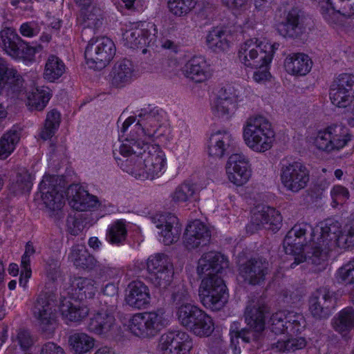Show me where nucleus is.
Wrapping results in <instances>:
<instances>
[{"label": "nucleus", "instance_id": "obj_19", "mask_svg": "<svg viewBox=\"0 0 354 354\" xmlns=\"http://www.w3.org/2000/svg\"><path fill=\"white\" fill-rule=\"evenodd\" d=\"M282 221V217L279 211L274 208L266 206L257 205L252 210L251 220L246 226V230L250 234H253L264 227L269 225L272 230L279 227Z\"/></svg>", "mask_w": 354, "mask_h": 354}, {"label": "nucleus", "instance_id": "obj_30", "mask_svg": "<svg viewBox=\"0 0 354 354\" xmlns=\"http://www.w3.org/2000/svg\"><path fill=\"white\" fill-rule=\"evenodd\" d=\"M151 295L149 289L143 282H131L126 290L125 301L129 306L136 309H143L149 304Z\"/></svg>", "mask_w": 354, "mask_h": 354}, {"label": "nucleus", "instance_id": "obj_22", "mask_svg": "<svg viewBox=\"0 0 354 354\" xmlns=\"http://www.w3.org/2000/svg\"><path fill=\"white\" fill-rule=\"evenodd\" d=\"M239 276L250 285H259L269 273V263L264 259L251 258L241 264L239 269Z\"/></svg>", "mask_w": 354, "mask_h": 354}, {"label": "nucleus", "instance_id": "obj_62", "mask_svg": "<svg viewBox=\"0 0 354 354\" xmlns=\"http://www.w3.org/2000/svg\"><path fill=\"white\" fill-rule=\"evenodd\" d=\"M41 24L37 21L24 22L19 28L21 36L26 38H32L37 36L41 32Z\"/></svg>", "mask_w": 354, "mask_h": 354}, {"label": "nucleus", "instance_id": "obj_51", "mask_svg": "<svg viewBox=\"0 0 354 354\" xmlns=\"http://www.w3.org/2000/svg\"><path fill=\"white\" fill-rule=\"evenodd\" d=\"M170 301L175 310L193 302L191 292L185 284H178L174 287Z\"/></svg>", "mask_w": 354, "mask_h": 354}, {"label": "nucleus", "instance_id": "obj_64", "mask_svg": "<svg viewBox=\"0 0 354 354\" xmlns=\"http://www.w3.org/2000/svg\"><path fill=\"white\" fill-rule=\"evenodd\" d=\"M39 354H66L64 350L57 344L48 342L44 344L40 348Z\"/></svg>", "mask_w": 354, "mask_h": 354}, {"label": "nucleus", "instance_id": "obj_17", "mask_svg": "<svg viewBox=\"0 0 354 354\" xmlns=\"http://www.w3.org/2000/svg\"><path fill=\"white\" fill-rule=\"evenodd\" d=\"M193 346L190 335L183 330H169L160 338L158 348L160 354H189Z\"/></svg>", "mask_w": 354, "mask_h": 354}, {"label": "nucleus", "instance_id": "obj_16", "mask_svg": "<svg viewBox=\"0 0 354 354\" xmlns=\"http://www.w3.org/2000/svg\"><path fill=\"white\" fill-rule=\"evenodd\" d=\"M319 12L329 25H337L342 18L354 15V0H318Z\"/></svg>", "mask_w": 354, "mask_h": 354}, {"label": "nucleus", "instance_id": "obj_57", "mask_svg": "<svg viewBox=\"0 0 354 354\" xmlns=\"http://www.w3.org/2000/svg\"><path fill=\"white\" fill-rule=\"evenodd\" d=\"M335 279L338 283L345 285L354 284V259L337 270Z\"/></svg>", "mask_w": 354, "mask_h": 354}, {"label": "nucleus", "instance_id": "obj_50", "mask_svg": "<svg viewBox=\"0 0 354 354\" xmlns=\"http://www.w3.org/2000/svg\"><path fill=\"white\" fill-rule=\"evenodd\" d=\"M127 228L122 221H117L109 226L106 239V241L114 245L122 244L127 237Z\"/></svg>", "mask_w": 354, "mask_h": 354}, {"label": "nucleus", "instance_id": "obj_38", "mask_svg": "<svg viewBox=\"0 0 354 354\" xmlns=\"http://www.w3.org/2000/svg\"><path fill=\"white\" fill-rule=\"evenodd\" d=\"M191 325L187 329L199 337H209L214 330L212 318L203 310Z\"/></svg>", "mask_w": 354, "mask_h": 354}, {"label": "nucleus", "instance_id": "obj_35", "mask_svg": "<svg viewBox=\"0 0 354 354\" xmlns=\"http://www.w3.org/2000/svg\"><path fill=\"white\" fill-rule=\"evenodd\" d=\"M331 326L343 338L346 339L354 327V309L345 308L340 310L331 319Z\"/></svg>", "mask_w": 354, "mask_h": 354}, {"label": "nucleus", "instance_id": "obj_12", "mask_svg": "<svg viewBox=\"0 0 354 354\" xmlns=\"http://www.w3.org/2000/svg\"><path fill=\"white\" fill-rule=\"evenodd\" d=\"M55 301L47 294H40L32 308L34 318L43 333L48 335L53 333L57 327Z\"/></svg>", "mask_w": 354, "mask_h": 354}, {"label": "nucleus", "instance_id": "obj_49", "mask_svg": "<svg viewBox=\"0 0 354 354\" xmlns=\"http://www.w3.org/2000/svg\"><path fill=\"white\" fill-rule=\"evenodd\" d=\"M61 121L60 113L53 109L47 113L44 128L40 133V137L44 140L50 139L58 129Z\"/></svg>", "mask_w": 354, "mask_h": 354}, {"label": "nucleus", "instance_id": "obj_6", "mask_svg": "<svg viewBox=\"0 0 354 354\" xmlns=\"http://www.w3.org/2000/svg\"><path fill=\"white\" fill-rule=\"evenodd\" d=\"M146 270L149 282L160 290H165L174 280V266L164 253L150 255L146 261Z\"/></svg>", "mask_w": 354, "mask_h": 354}, {"label": "nucleus", "instance_id": "obj_55", "mask_svg": "<svg viewBox=\"0 0 354 354\" xmlns=\"http://www.w3.org/2000/svg\"><path fill=\"white\" fill-rule=\"evenodd\" d=\"M41 49V45L32 47L30 46L28 42L22 39L11 57L19 60H31L35 53Z\"/></svg>", "mask_w": 354, "mask_h": 354}, {"label": "nucleus", "instance_id": "obj_58", "mask_svg": "<svg viewBox=\"0 0 354 354\" xmlns=\"http://www.w3.org/2000/svg\"><path fill=\"white\" fill-rule=\"evenodd\" d=\"M242 87L240 85H227L221 88L217 95L232 103L237 107L239 97L241 95Z\"/></svg>", "mask_w": 354, "mask_h": 354}, {"label": "nucleus", "instance_id": "obj_31", "mask_svg": "<svg viewBox=\"0 0 354 354\" xmlns=\"http://www.w3.org/2000/svg\"><path fill=\"white\" fill-rule=\"evenodd\" d=\"M286 71L292 75L304 76L310 72L313 62L309 56L302 53H290L284 60Z\"/></svg>", "mask_w": 354, "mask_h": 354}, {"label": "nucleus", "instance_id": "obj_34", "mask_svg": "<svg viewBox=\"0 0 354 354\" xmlns=\"http://www.w3.org/2000/svg\"><path fill=\"white\" fill-rule=\"evenodd\" d=\"M232 136L225 131H217L212 133L207 142V152L209 156L215 158H222L230 145Z\"/></svg>", "mask_w": 354, "mask_h": 354}, {"label": "nucleus", "instance_id": "obj_1", "mask_svg": "<svg viewBox=\"0 0 354 354\" xmlns=\"http://www.w3.org/2000/svg\"><path fill=\"white\" fill-rule=\"evenodd\" d=\"M122 124L119 137L124 138L113 156L120 169L140 180H154L166 171L167 158L158 145H167L172 140L169 127L163 122L164 114L158 107L148 105Z\"/></svg>", "mask_w": 354, "mask_h": 354}, {"label": "nucleus", "instance_id": "obj_9", "mask_svg": "<svg viewBox=\"0 0 354 354\" xmlns=\"http://www.w3.org/2000/svg\"><path fill=\"white\" fill-rule=\"evenodd\" d=\"M115 50L113 41L108 37H103L90 41L84 53L86 62L90 68L100 70L112 60Z\"/></svg>", "mask_w": 354, "mask_h": 354}, {"label": "nucleus", "instance_id": "obj_20", "mask_svg": "<svg viewBox=\"0 0 354 354\" xmlns=\"http://www.w3.org/2000/svg\"><path fill=\"white\" fill-rule=\"evenodd\" d=\"M225 170L228 180L236 186L245 184L252 174L250 160L243 153L232 154L227 161Z\"/></svg>", "mask_w": 354, "mask_h": 354}, {"label": "nucleus", "instance_id": "obj_5", "mask_svg": "<svg viewBox=\"0 0 354 354\" xmlns=\"http://www.w3.org/2000/svg\"><path fill=\"white\" fill-rule=\"evenodd\" d=\"M169 320L163 308L138 313L129 319L128 327L136 336L149 337L155 336L169 324Z\"/></svg>", "mask_w": 354, "mask_h": 354}, {"label": "nucleus", "instance_id": "obj_39", "mask_svg": "<svg viewBox=\"0 0 354 354\" xmlns=\"http://www.w3.org/2000/svg\"><path fill=\"white\" fill-rule=\"evenodd\" d=\"M72 287L81 299L93 298L97 291V283L90 278L76 277L72 281Z\"/></svg>", "mask_w": 354, "mask_h": 354}, {"label": "nucleus", "instance_id": "obj_46", "mask_svg": "<svg viewBox=\"0 0 354 354\" xmlns=\"http://www.w3.org/2000/svg\"><path fill=\"white\" fill-rule=\"evenodd\" d=\"M35 253V249L31 242H28L26 245L24 254L21 257V274L19 278V285L26 288L28 279L31 277L32 270L30 268V257Z\"/></svg>", "mask_w": 354, "mask_h": 354}, {"label": "nucleus", "instance_id": "obj_37", "mask_svg": "<svg viewBox=\"0 0 354 354\" xmlns=\"http://www.w3.org/2000/svg\"><path fill=\"white\" fill-rule=\"evenodd\" d=\"M229 34L221 28L216 27L208 32L206 36V44L209 48L216 53L226 51L230 42Z\"/></svg>", "mask_w": 354, "mask_h": 354}, {"label": "nucleus", "instance_id": "obj_61", "mask_svg": "<svg viewBox=\"0 0 354 354\" xmlns=\"http://www.w3.org/2000/svg\"><path fill=\"white\" fill-rule=\"evenodd\" d=\"M354 246V223L346 225L340 234L339 248H348Z\"/></svg>", "mask_w": 354, "mask_h": 354}, {"label": "nucleus", "instance_id": "obj_23", "mask_svg": "<svg viewBox=\"0 0 354 354\" xmlns=\"http://www.w3.org/2000/svg\"><path fill=\"white\" fill-rule=\"evenodd\" d=\"M261 42L257 39H250L243 43L238 51V59L239 62L247 68H254L266 62V57H268L263 51Z\"/></svg>", "mask_w": 354, "mask_h": 354}, {"label": "nucleus", "instance_id": "obj_26", "mask_svg": "<svg viewBox=\"0 0 354 354\" xmlns=\"http://www.w3.org/2000/svg\"><path fill=\"white\" fill-rule=\"evenodd\" d=\"M211 238L208 227L199 220L191 222L185 230L184 244L188 250L207 245Z\"/></svg>", "mask_w": 354, "mask_h": 354}, {"label": "nucleus", "instance_id": "obj_33", "mask_svg": "<svg viewBox=\"0 0 354 354\" xmlns=\"http://www.w3.org/2000/svg\"><path fill=\"white\" fill-rule=\"evenodd\" d=\"M67 258L77 268L93 270L97 264L96 259L88 252L84 244L73 245L69 249Z\"/></svg>", "mask_w": 354, "mask_h": 354}, {"label": "nucleus", "instance_id": "obj_42", "mask_svg": "<svg viewBox=\"0 0 354 354\" xmlns=\"http://www.w3.org/2000/svg\"><path fill=\"white\" fill-rule=\"evenodd\" d=\"M66 71V66L62 59L55 55L48 57L44 68V78L53 82L59 79Z\"/></svg>", "mask_w": 354, "mask_h": 354}, {"label": "nucleus", "instance_id": "obj_13", "mask_svg": "<svg viewBox=\"0 0 354 354\" xmlns=\"http://www.w3.org/2000/svg\"><path fill=\"white\" fill-rule=\"evenodd\" d=\"M55 301L47 294H40L32 308L34 318L43 333L48 335L53 333L57 327Z\"/></svg>", "mask_w": 354, "mask_h": 354}, {"label": "nucleus", "instance_id": "obj_43", "mask_svg": "<svg viewBox=\"0 0 354 354\" xmlns=\"http://www.w3.org/2000/svg\"><path fill=\"white\" fill-rule=\"evenodd\" d=\"M203 311L198 306L192 302L175 310L176 317L179 324L187 328Z\"/></svg>", "mask_w": 354, "mask_h": 354}, {"label": "nucleus", "instance_id": "obj_24", "mask_svg": "<svg viewBox=\"0 0 354 354\" xmlns=\"http://www.w3.org/2000/svg\"><path fill=\"white\" fill-rule=\"evenodd\" d=\"M66 196L71 207L77 211L92 210L100 205L97 197L90 194L80 184L71 185L66 190Z\"/></svg>", "mask_w": 354, "mask_h": 354}, {"label": "nucleus", "instance_id": "obj_29", "mask_svg": "<svg viewBox=\"0 0 354 354\" xmlns=\"http://www.w3.org/2000/svg\"><path fill=\"white\" fill-rule=\"evenodd\" d=\"M304 12L298 7L292 8L287 12L285 21L277 26V30L284 37H297L302 32Z\"/></svg>", "mask_w": 354, "mask_h": 354}, {"label": "nucleus", "instance_id": "obj_15", "mask_svg": "<svg viewBox=\"0 0 354 354\" xmlns=\"http://www.w3.org/2000/svg\"><path fill=\"white\" fill-rule=\"evenodd\" d=\"M271 330L275 334L286 332L290 336L297 335L306 327L303 315L295 312L279 311L272 314L270 318Z\"/></svg>", "mask_w": 354, "mask_h": 354}, {"label": "nucleus", "instance_id": "obj_7", "mask_svg": "<svg viewBox=\"0 0 354 354\" xmlns=\"http://www.w3.org/2000/svg\"><path fill=\"white\" fill-rule=\"evenodd\" d=\"M268 312L267 306L263 304H253L247 306L245 319L250 329L231 330L232 337L241 338L245 342L260 340L265 329V318Z\"/></svg>", "mask_w": 354, "mask_h": 354}, {"label": "nucleus", "instance_id": "obj_36", "mask_svg": "<svg viewBox=\"0 0 354 354\" xmlns=\"http://www.w3.org/2000/svg\"><path fill=\"white\" fill-rule=\"evenodd\" d=\"M331 103L338 108H348L352 116L349 124L354 126V92L347 91L330 86Z\"/></svg>", "mask_w": 354, "mask_h": 354}, {"label": "nucleus", "instance_id": "obj_21", "mask_svg": "<svg viewBox=\"0 0 354 354\" xmlns=\"http://www.w3.org/2000/svg\"><path fill=\"white\" fill-rule=\"evenodd\" d=\"M333 292L326 286L317 289L310 297L308 309L317 320L327 319L331 313Z\"/></svg>", "mask_w": 354, "mask_h": 354}, {"label": "nucleus", "instance_id": "obj_25", "mask_svg": "<svg viewBox=\"0 0 354 354\" xmlns=\"http://www.w3.org/2000/svg\"><path fill=\"white\" fill-rule=\"evenodd\" d=\"M115 326L114 307H102L91 315L87 324V329L97 335H106L111 332Z\"/></svg>", "mask_w": 354, "mask_h": 354}, {"label": "nucleus", "instance_id": "obj_56", "mask_svg": "<svg viewBox=\"0 0 354 354\" xmlns=\"http://www.w3.org/2000/svg\"><path fill=\"white\" fill-rule=\"evenodd\" d=\"M196 0H169V11L177 17L187 15L196 6Z\"/></svg>", "mask_w": 354, "mask_h": 354}, {"label": "nucleus", "instance_id": "obj_32", "mask_svg": "<svg viewBox=\"0 0 354 354\" xmlns=\"http://www.w3.org/2000/svg\"><path fill=\"white\" fill-rule=\"evenodd\" d=\"M59 309L62 319L66 323H79L89 314V308L86 305L73 303L67 298L61 300Z\"/></svg>", "mask_w": 354, "mask_h": 354}, {"label": "nucleus", "instance_id": "obj_60", "mask_svg": "<svg viewBox=\"0 0 354 354\" xmlns=\"http://www.w3.org/2000/svg\"><path fill=\"white\" fill-rule=\"evenodd\" d=\"M332 206L336 207L342 205L349 198L350 194L348 189L344 186L335 185L330 190Z\"/></svg>", "mask_w": 354, "mask_h": 354}, {"label": "nucleus", "instance_id": "obj_2", "mask_svg": "<svg viewBox=\"0 0 354 354\" xmlns=\"http://www.w3.org/2000/svg\"><path fill=\"white\" fill-rule=\"evenodd\" d=\"M342 232L339 222L328 218L317 224L315 227L302 223L295 225L288 231L283 239V247L287 254L294 257V262L290 268L308 261L319 272L326 268L330 252L339 248V240Z\"/></svg>", "mask_w": 354, "mask_h": 354}, {"label": "nucleus", "instance_id": "obj_54", "mask_svg": "<svg viewBox=\"0 0 354 354\" xmlns=\"http://www.w3.org/2000/svg\"><path fill=\"white\" fill-rule=\"evenodd\" d=\"M32 185L30 174L26 170H22L10 184V189L15 194H23L30 192Z\"/></svg>", "mask_w": 354, "mask_h": 354}, {"label": "nucleus", "instance_id": "obj_18", "mask_svg": "<svg viewBox=\"0 0 354 354\" xmlns=\"http://www.w3.org/2000/svg\"><path fill=\"white\" fill-rule=\"evenodd\" d=\"M151 221L159 230L161 241L166 245L176 242L182 231L178 218L171 213H157L151 216Z\"/></svg>", "mask_w": 354, "mask_h": 354}, {"label": "nucleus", "instance_id": "obj_53", "mask_svg": "<svg viewBox=\"0 0 354 354\" xmlns=\"http://www.w3.org/2000/svg\"><path fill=\"white\" fill-rule=\"evenodd\" d=\"M79 20H82L84 27L97 28L102 24L101 10L97 8L82 9Z\"/></svg>", "mask_w": 354, "mask_h": 354}, {"label": "nucleus", "instance_id": "obj_28", "mask_svg": "<svg viewBox=\"0 0 354 354\" xmlns=\"http://www.w3.org/2000/svg\"><path fill=\"white\" fill-rule=\"evenodd\" d=\"M182 71L186 77L196 82H203L209 80L213 73L210 64L202 56L190 59L185 64Z\"/></svg>", "mask_w": 354, "mask_h": 354}, {"label": "nucleus", "instance_id": "obj_14", "mask_svg": "<svg viewBox=\"0 0 354 354\" xmlns=\"http://www.w3.org/2000/svg\"><path fill=\"white\" fill-rule=\"evenodd\" d=\"M350 140L351 136L346 128L334 125L319 131L314 143L318 149L331 152L344 148Z\"/></svg>", "mask_w": 354, "mask_h": 354}, {"label": "nucleus", "instance_id": "obj_11", "mask_svg": "<svg viewBox=\"0 0 354 354\" xmlns=\"http://www.w3.org/2000/svg\"><path fill=\"white\" fill-rule=\"evenodd\" d=\"M44 204L53 216L59 212L65 204L64 185L57 176L45 175L39 185Z\"/></svg>", "mask_w": 354, "mask_h": 354}, {"label": "nucleus", "instance_id": "obj_45", "mask_svg": "<svg viewBox=\"0 0 354 354\" xmlns=\"http://www.w3.org/2000/svg\"><path fill=\"white\" fill-rule=\"evenodd\" d=\"M49 100L48 88L37 86L28 94V104L32 109L41 111L46 107Z\"/></svg>", "mask_w": 354, "mask_h": 354}, {"label": "nucleus", "instance_id": "obj_48", "mask_svg": "<svg viewBox=\"0 0 354 354\" xmlns=\"http://www.w3.org/2000/svg\"><path fill=\"white\" fill-rule=\"evenodd\" d=\"M306 344V339L304 337H292L286 340H278L272 344L270 348L279 352H294L304 348Z\"/></svg>", "mask_w": 354, "mask_h": 354}, {"label": "nucleus", "instance_id": "obj_40", "mask_svg": "<svg viewBox=\"0 0 354 354\" xmlns=\"http://www.w3.org/2000/svg\"><path fill=\"white\" fill-rule=\"evenodd\" d=\"M21 40L13 28H5L0 31V47L10 57Z\"/></svg>", "mask_w": 354, "mask_h": 354}, {"label": "nucleus", "instance_id": "obj_4", "mask_svg": "<svg viewBox=\"0 0 354 354\" xmlns=\"http://www.w3.org/2000/svg\"><path fill=\"white\" fill-rule=\"evenodd\" d=\"M243 138L246 146L257 153L270 150L275 140V132L266 117L257 115L249 117L243 126Z\"/></svg>", "mask_w": 354, "mask_h": 354}, {"label": "nucleus", "instance_id": "obj_27", "mask_svg": "<svg viewBox=\"0 0 354 354\" xmlns=\"http://www.w3.org/2000/svg\"><path fill=\"white\" fill-rule=\"evenodd\" d=\"M137 72L131 61L123 59L113 65L109 77L111 84L122 88L136 78Z\"/></svg>", "mask_w": 354, "mask_h": 354}, {"label": "nucleus", "instance_id": "obj_41", "mask_svg": "<svg viewBox=\"0 0 354 354\" xmlns=\"http://www.w3.org/2000/svg\"><path fill=\"white\" fill-rule=\"evenodd\" d=\"M68 344L77 354H84L91 350L95 345V339L84 333H76L70 335Z\"/></svg>", "mask_w": 354, "mask_h": 354}, {"label": "nucleus", "instance_id": "obj_47", "mask_svg": "<svg viewBox=\"0 0 354 354\" xmlns=\"http://www.w3.org/2000/svg\"><path fill=\"white\" fill-rule=\"evenodd\" d=\"M196 192V185L190 182L185 181L176 187L170 197L174 203H183L190 201Z\"/></svg>", "mask_w": 354, "mask_h": 354}, {"label": "nucleus", "instance_id": "obj_63", "mask_svg": "<svg viewBox=\"0 0 354 354\" xmlns=\"http://www.w3.org/2000/svg\"><path fill=\"white\" fill-rule=\"evenodd\" d=\"M15 341L17 342L21 348L26 351L33 344V339L27 330L20 329L16 335Z\"/></svg>", "mask_w": 354, "mask_h": 354}, {"label": "nucleus", "instance_id": "obj_44", "mask_svg": "<svg viewBox=\"0 0 354 354\" xmlns=\"http://www.w3.org/2000/svg\"><path fill=\"white\" fill-rule=\"evenodd\" d=\"M20 139V132L12 129L0 138V159H6L15 150Z\"/></svg>", "mask_w": 354, "mask_h": 354}, {"label": "nucleus", "instance_id": "obj_10", "mask_svg": "<svg viewBox=\"0 0 354 354\" xmlns=\"http://www.w3.org/2000/svg\"><path fill=\"white\" fill-rule=\"evenodd\" d=\"M139 23L125 24L122 28L124 45L130 48L153 46L158 39V29L153 23H148L145 28H140Z\"/></svg>", "mask_w": 354, "mask_h": 354}, {"label": "nucleus", "instance_id": "obj_8", "mask_svg": "<svg viewBox=\"0 0 354 354\" xmlns=\"http://www.w3.org/2000/svg\"><path fill=\"white\" fill-rule=\"evenodd\" d=\"M279 178L281 186L286 192L297 194L307 187L310 172L301 162H286L281 164Z\"/></svg>", "mask_w": 354, "mask_h": 354}, {"label": "nucleus", "instance_id": "obj_52", "mask_svg": "<svg viewBox=\"0 0 354 354\" xmlns=\"http://www.w3.org/2000/svg\"><path fill=\"white\" fill-rule=\"evenodd\" d=\"M236 108L234 104L218 95L211 103L212 111L218 117L228 118L234 113Z\"/></svg>", "mask_w": 354, "mask_h": 354}, {"label": "nucleus", "instance_id": "obj_3", "mask_svg": "<svg viewBox=\"0 0 354 354\" xmlns=\"http://www.w3.org/2000/svg\"><path fill=\"white\" fill-rule=\"evenodd\" d=\"M227 267V259L220 252H209L199 259L197 274L204 277L199 286L198 295L205 308L218 310L227 302L226 286L218 274Z\"/></svg>", "mask_w": 354, "mask_h": 354}, {"label": "nucleus", "instance_id": "obj_59", "mask_svg": "<svg viewBox=\"0 0 354 354\" xmlns=\"http://www.w3.org/2000/svg\"><path fill=\"white\" fill-rule=\"evenodd\" d=\"M330 86L354 92V75L351 73H341L333 80Z\"/></svg>", "mask_w": 354, "mask_h": 354}]
</instances>
